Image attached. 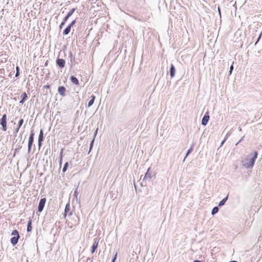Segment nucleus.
<instances>
[{
    "instance_id": "f257e3e1",
    "label": "nucleus",
    "mask_w": 262,
    "mask_h": 262,
    "mask_svg": "<svg viewBox=\"0 0 262 262\" xmlns=\"http://www.w3.org/2000/svg\"><path fill=\"white\" fill-rule=\"evenodd\" d=\"M258 152L254 151V155L252 158L247 159V162L243 164L246 168H250L253 167L255 160L257 158Z\"/></svg>"
},
{
    "instance_id": "f03ea898",
    "label": "nucleus",
    "mask_w": 262,
    "mask_h": 262,
    "mask_svg": "<svg viewBox=\"0 0 262 262\" xmlns=\"http://www.w3.org/2000/svg\"><path fill=\"white\" fill-rule=\"evenodd\" d=\"M34 133L33 130H32L30 133V136L28 140V152L29 154L31 151V148L34 142Z\"/></svg>"
},
{
    "instance_id": "7ed1b4c3",
    "label": "nucleus",
    "mask_w": 262,
    "mask_h": 262,
    "mask_svg": "<svg viewBox=\"0 0 262 262\" xmlns=\"http://www.w3.org/2000/svg\"><path fill=\"white\" fill-rule=\"evenodd\" d=\"M0 124L2 126V130L6 132L7 130L6 114H4L2 116V118L0 119Z\"/></svg>"
},
{
    "instance_id": "20e7f679",
    "label": "nucleus",
    "mask_w": 262,
    "mask_h": 262,
    "mask_svg": "<svg viewBox=\"0 0 262 262\" xmlns=\"http://www.w3.org/2000/svg\"><path fill=\"white\" fill-rule=\"evenodd\" d=\"M46 198H41L39 202L38 205V211L39 212H41L42 211L43 208L45 207L46 202Z\"/></svg>"
},
{
    "instance_id": "39448f33",
    "label": "nucleus",
    "mask_w": 262,
    "mask_h": 262,
    "mask_svg": "<svg viewBox=\"0 0 262 262\" xmlns=\"http://www.w3.org/2000/svg\"><path fill=\"white\" fill-rule=\"evenodd\" d=\"M56 64L59 69H63L65 66L66 61L63 59L58 57L56 60Z\"/></svg>"
},
{
    "instance_id": "423d86ee",
    "label": "nucleus",
    "mask_w": 262,
    "mask_h": 262,
    "mask_svg": "<svg viewBox=\"0 0 262 262\" xmlns=\"http://www.w3.org/2000/svg\"><path fill=\"white\" fill-rule=\"evenodd\" d=\"M209 118L210 116L209 115V113H206L202 119V125L203 126H206L209 121Z\"/></svg>"
},
{
    "instance_id": "0eeeda50",
    "label": "nucleus",
    "mask_w": 262,
    "mask_h": 262,
    "mask_svg": "<svg viewBox=\"0 0 262 262\" xmlns=\"http://www.w3.org/2000/svg\"><path fill=\"white\" fill-rule=\"evenodd\" d=\"M72 215V211H70V205L68 203L64 208V217H66L67 215L71 216Z\"/></svg>"
},
{
    "instance_id": "6e6552de",
    "label": "nucleus",
    "mask_w": 262,
    "mask_h": 262,
    "mask_svg": "<svg viewBox=\"0 0 262 262\" xmlns=\"http://www.w3.org/2000/svg\"><path fill=\"white\" fill-rule=\"evenodd\" d=\"M43 138H44V137H43V129H41L39 132V134L38 139V145L39 148H40L42 142L43 140Z\"/></svg>"
},
{
    "instance_id": "1a4fd4ad",
    "label": "nucleus",
    "mask_w": 262,
    "mask_h": 262,
    "mask_svg": "<svg viewBox=\"0 0 262 262\" xmlns=\"http://www.w3.org/2000/svg\"><path fill=\"white\" fill-rule=\"evenodd\" d=\"M66 89L64 86H58V92L61 96L64 97L66 95Z\"/></svg>"
},
{
    "instance_id": "9d476101",
    "label": "nucleus",
    "mask_w": 262,
    "mask_h": 262,
    "mask_svg": "<svg viewBox=\"0 0 262 262\" xmlns=\"http://www.w3.org/2000/svg\"><path fill=\"white\" fill-rule=\"evenodd\" d=\"M150 167H149L145 174L143 181H146L147 180H150L152 178L151 173L150 172Z\"/></svg>"
},
{
    "instance_id": "9b49d317",
    "label": "nucleus",
    "mask_w": 262,
    "mask_h": 262,
    "mask_svg": "<svg viewBox=\"0 0 262 262\" xmlns=\"http://www.w3.org/2000/svg\"><path fill=\"white\" fill-rule=\"evenodd\" d=\"M95 241L92 246V249H91V253H94L95 251V250H96V249L98 248V243H99V242L98 241L97 239V238H95Z\"/></svg>"
},
{
    "instance_id": "f8f14e48",
    "label": "nucleus",
    "mask_w": 262,
    "mask_h": 262,
    "mask_svg": "<svg viewBox=\"0 0 262 262\" xmlns=\"http://www.w3.org/2000/svg\"><path fill=\"white\" fill-rule=\"evenodd\" d=\"M176 73V69L173 64H170V69H169V73L170 76L171 78H173L175 75Z\"/></svg>"
},
{
    "instance_id": "ddd939ff",
    "label": "nucleus",
    "mask_w": 262,
    "mask_h": 262,
    "mask_svg": "<svg viewBox=\"0 0 262 262\" xmlns=\"http://www.w3.org/2000/svg\"><path fill=\"white\" fill-rule=\"evenodd\" d=\"M20 238V236H14L12 237L10 239V242L11 244L14 246H15L18 241L19 238Z\"/></svg>"
},
{
    "instance_id": "4468645a",
    "label": "nucleus",
    "mask_w": 262,
    "mask_h": 262,
    "mask_svg": "<svg viewBox=\"0 0 262 262\" xmlns=\"http://www.w3.org/2000/svg\"><path fill=\"white\" fill-rule=\"evenodd\" d=\"M70 79L71 80V81L75 85H78L79 83V80L78 79L74 76L73 75H72L70 76Z\"/></svg>"
},
{
    "instance_id": "2eb2a0df",
    "label": "nucleus",
    "mask_w": 262,
    "mask_h": 262,
    "mask_svg": "<svg viewBox=\"0 0 262 262\" xmlns=\"http://www.w3.org/2000/svg\"><path fill=\"white\" fill-rule=\"evenodd\" d=\"M21 99L19 101V103L23 104L27 100L28 96L26 92H24L20 96Z\"/></svg>"
},
{
    "instance_id": "dca6fc26",
    "label": "nucleus",
    "mask_w": 262,
    "mask_h": 262,
    "mask_svg": "<svg viewBox=\"0 0 262 262\" xmlns=\"http://www.w3.org/2000/svg\"><path fill=\"white\" fill-rule=\"evenodd\" d=\"M24 122V121L23 119H20L19 120L18 123V125H17V127L15 129V131H14L15 133L16 134V133H17L19 132V130L20 128L21 127V126H22V125L23 124Z\"/></svg>"
},
{
    "instance_id": "f3484780",
    "label": "nucleus",
    "mask_w": 262,
    "mask_h": 262,
    "mask_svg": "<svg viewBox=\"0 0 262 262\" xmlns=\"http://www.w3.org/2000/svg\"><path fill=\"white\" fill-rule=\"evenodd\" d=\"M95 98H96V96L94 95L93 94L91 95V99L90 100V101L88 102V107H90L94 104Z\"/></svg>"
},
{
    "instance_id": "a211bd4d",
    "label": "nucleus",
    "mask_w": 262,
    "mask_h": 262,
    "mask_svg": "<svg viewBox=\"0 0 262 262\" xmlns=\"http://www.w3.org/2000/svg\"><path fill=\"white\" fill-rule=\"evenodd\" d=\"M228 199V195H227L225 198H224L223 200H222L219 203L218 205V207H222L224 206L227 201Z\"/></svg>"
},
{
    "instance_id": "6ab92c4d",
    "label": "nucleus",
    "mask_w": 262,
    "mask_h": 262,
    "mask_svg": "<svg viewBox=\"0 0 262 262\" xmlns=\"http://www.w3.org/2000/svg\"><path fill=\"white\" fill-rule=\"evenodd\" d=\"M193 147H194V143H192V145H191L190 147L187 150L183 161H184L185 160L187 157L192 151V150L193 149Z\"/></svg>"
},
{
    "instance_id": "aec40b11",
    "label": "nucleus",
    "mask_w": 262,
    "mask_h": 262,
    "mask_svg": "<svg viewBox=\"0 0 262 262\" xmlns=\"http://www.w3.org/2000/svg\"><path fill=\"white\" fill-rule=\"evenodd\" d=\"M69 58H70L72 66L73 63L75 61V57L73 55L72 53L71 52H70L69 53Z\"/></svg>"
},
{
    "instance_id": "412c9836",
    "label": "nucleus",
    "mask_w": 262,
    "mask_h": 262,
    "mask_svg": "<svg viewBox=\"0 0 262 262\" xmlns=\"http://www.w3.org/2000/svg\"><path fill=\"white\" fill-rule=\"evenodd\" d=\"M71 28L68 26L63 30V35H68L71 31Z\"/></svg>"
},
{
    "instance_id": "4be33fe9",
    "label": "nucleus",
    "mask_w": 262,
    "mask_h": 262,
    "mask_svg": "<svg viewBox=\"0 0 262 262\" xmlns=\"http://www.w3.org/2000/svg\"><path fill=\"white\" fill-rule=\"evenodd\" d=\"M32 230V221L31 220H29L28 222L27 231L28 232H29Z\"/></svg>"
},
{
    "instance_id": "5701e85b",
    "label": "nucleus",
    "mask_w": 262,
    "mask_h": 262,
    "mask_svg": "<svg viewBox=\"0 0 262 262\" xmlns=\"http://www.w3.org/2000/svg\"><path fill=\"white\" fill-rule=\"evenodd\" d=\"M219 207H218V206H215L213 208V209H212V211H211V214L212 215H214V214H215L216 213H217L219 212Z\"/></svg>"
},
{
    "instance_id": "b1692460",
    "label": "nucleus",
    "mask_w": 262,
    "mask_h": 262,
    "mask_svg": "<svg viewBox=\"0 0 262 262\" xmlns=\"http://www.w3.org/2000/svg\"><path fill=\"white\" fill-rule=\"evenodd\" d=\"M11 235H13L14 236H20L18 231L16 229L12 231V232L11 233Z\"/></svg>"
},
{
    "instance_id": "393cba45",
    "label": "nucleus",
    "mask_w": 262,
    "mask_h": 262,
    "mask_svg": "<svg viewBox=\"0 0 262 262\" xmlns=\"http://www.w3.org/2000/svg\"><path fill=\"white\" fill-rule=\"evenodd\" d=\"M68 166H69V163L68 162H67L64 163L63 167L62 168V171L63 172H65L67 171Z\"/></svg>"
},
{
    "instance_id": "a878e982",
    "label": "nucleus",
    "mask_w": 262,
    "mask_h": 262,
    "mask_svg": "<svg viewBox=\"0 0 262 262\" xmlns=\"http://www.w3.org/2000/svg\"><path fill=\"white\" fill-rule=\"evenodd\" d=\"M62 153H63V151H62V149L61 150L60 152V160H59V166H61V165H62Z\"/></svg>"
},
{
    "instance_id": "bb28decb",
    "label": "nucleus",
    "mask_w": 262,
    "mask_h": 262,
    "mask_svg": "<svg viewBox=\"0 0 262 262\" xmlns=\"http://www.w3.org/2000/svg\"><path fill=\"white\" fill-rule=\"evenodd\" d=\"M75 10H76V8H72L67 13L68 15V16L69 15L70 16H71L74 13V12L75 11Z\"/></svg>"
},
{
    "instance_id": "cd10ccee",
    "label": "nucleus",
    "mask_w": 262,
    "mask_h": 262,
    "mask_svg": "<svg viewBox=\"0 0 262 262\" xmlns=\"http://www.w3.org/2000/svg\"><path fill=\"white\" fill-rule=\"evenodd\" d=\"M94 142V139L93 140H92V141L90 143V148H89V151L88 154H89L90 152V151H91V150L93 148Z\"/></svg>"
},
{
    "instance_id": "c85d7f7f",
    "label": "nucleus",
    "mask_w": 262,
    "mask_h": 262,
    "mask_svg": "<svg viewBox=\"0 0 262 262\" xmlns=\"http://www.w3.org/2000/svg\"><path fill=\"white\" fill-rule=\"evenodd\" d=\"M233 62L232 63V64L230 67V69H229V75H231V74L232 73V71H233Z\"/></svg>"
},
{
    "instance_id": "c756f323",
    "label": "nucleus",
    "mask_w": 262,
    "mask_h": 262,
    "mask_svg": "<svg viewBox=\"0 0 262 262\" xmlns=\"http://www.w3.org/2000/svg\"><path fill=\"white\" fill-rule=\"evenodd\" d=\"M16 74H15V77H17L19 75V68L18 66L16 67Z\"/></svg>"
},
{
    "instance_id": "7c9ffc66",
    "label": "nucleus",
    "mask_w": 262,
    "mask_h": 262,
    "mask_svg": "<svg viewBox=\"0 0 262 262\" xmlns=\"http://www.w3.org/2000/svg\"><path fill=\"white\" fill-rule=\"evenodd\" d=\"M76 20L75 19L73 20L68 26L72 28L76 24Z\"/></svg>"
},
{
    "instance_id": "2f4dec72",
    "label": "nucleus",
    "mask_w": 262,
    "mask_h": 262,
    "mask_svg": "<svg viewBox=\"0 0 262 262\" xmlns=\"http://www.w3.org/2000/svg\"><path fill=\"white\" fill-rule=\"evenodd\" d=\"M117 252H116L115 253V254L114 255L113 258H112V262H115V261L116 260V259H117Z\"/></svg>"
},
{
    "instance_id": "473e14b6",
    "label": "nucleus",
    "mask_w": 262,
    "mask_h": 262,
    "mask_svg": "<svg viewBox=\"0 0 262 262\" xmlns=\"http://www.w3.org/2000/svg\"><path fill=\"white\" fill-rule=\"evenodd\" d=\"M21 148V146H19L18 148H16L15 149L14 154V156H13L14 157L15 156V153L17 152H19V150Z\"/></svg>"
},
{
    "instance_id": "72a5a7b5",
    "label": "nucleus",
    "mask_w": 262,
    "mask_h": 262,
    "mask_svg": "<svg viewBox=\"0 0 262 262\" xmlns=\"http://www.w3.org/2000/svg\"><path fill=\"white\" fill-rule=\"evenodd\" d=\"M261 34H262V32H261L258 36V37L257 38V39L256 41V42L255 43V45H256L257 42L259 41V40H260V38H261Z\"/></svg>"
},
{
    "instance_id": "f704fd0d",
    "label": "nucleus",
    "mask_w": 262,
    "mask_h": 262,
    "mask_svg": "<svg viewBox=\"0 0 262 262\" xmlns=\"http://www.w3.org/2000/svg\"><path fill=\"white\" fill-rule=\"evenodd\" d=\"M70 17V16L69 15L68 16V14H67V15L64 17L63 21L66 23Z\"/></svg>"
},
{
    "instance_id": "c9c22d12",
    "label": "nucleus",
    "mask_w": 262,
    "mask_h": 262,
    "mask_svg": "<svg viewBox=\"0 0 262 262\" xmlns=\"http://www.w3.org/2000/svg\"><path fill=\"white\" fill-rule=\"evenodd\" d=\"M65 24H66V22H64V21H62L59 25V28L60 29H61L62 28V27L65 25Z\"/></svg>"
},
{
    "instance_id": "e433bc0d",
    "label": "nucleus",
    "mask_w": 262,
    "mask_h": 262,
    "mask_svg": "<svg viewBox=\"0 0 262 262\" xmlns=\"http://www.w3.org/2000/svg\"><path fill=\"white\" fill-rule=\"evenodd\" d=\"M227 138L226 137L221 143L220 147L222 146L224 144L225 141L226 140Z\"/></svg>"
},
{
    "instance_id": "4c0bfd02",
    "label": "nucleus",
    "mask_w": 262,
    "mask_h": 262,
    "mask_svg": "<svg viewBox=\"0 0 262 262\" xmlns=\"http://www.w3.org/2000/svg\"><path fill=\"white\" fill-rule=\"evenodd\" d=\"M50 88V85L47 84L43 86V89H49Z\"/></svg>"
},
{
    "instance_id": "58836bf2",
    "label": "nucleus",
    "mask_w": 262,
    "mask_h": 262,
    "mask_svg": "<svg viewBox=\"0 0 262 262\" xmlns=\"http://www.w3.org/2000/svg\"><path fill=\"white\" fill-rule=\"evenodd\" d=\"M244 137H242V138H241V139L238 141V142H237L236 143V145H237V144H238L240 142H241V141L243 140V139Z\"/></svg>"
},
{
    "instance_id": "ea45409f",
    "label": "nucleus",
    "mask_w": 262,
    "mask_h": 262,
    "mask_svg": "<svg viewBox=\"0 0 262 262\" xmlns=\"http://www.w3.org/2000/svg\"><path fill=\"white\" fill-rule=\"evenodd\" d=\"M92 259L91 258H90V257H88V259H87V261H89V262H92Z\"/></svg>"
},
{
    "instance_id": "a19ab883",
    "label": "nucleus",
    "mask_w": 262,
    "mask_h": 262,
    "mask_svg": "<svg viewBox=\"0 0 262 262\" xmlns=\"http://www.w3.org/2000/svg\"><path fill=\"white\" fill-rule=\"evenodd\" d=\"M193 262H202V261L199 260H194Z\"/></svg>"
},
{
    "instance_id": "79ce46f5",
    "label": "nucleus",
    "mask_w": 262,
    "mask_h": 262,
    "mask_svg": "<svg viewBox=\"0 0 262 262\" xmlns=\"http://www.w3.org/2000/svg\"><path fill=\"white\" fill-rule=\"evenodd\" d=\"M218 11H219V14L221 15L220 9L219 7L218 8Z\"/></svg>"
},
{
    "instance_id": "37998d69",
    "label": "nucleus",
    "mask_w": 262,
    "mask_h": 262,
    "mask_svg": "<svg viewBox=\"0 0 262 262\" xmlns=\"http://www.w3.org/2000/svg\"><path fill=\"white\" fill-rule=\"evenodd\" d=\"M229 262H237V261H236V260H232V261H229Z\"/></svg>"
},
{
    "instance_id": "c03bdc74",
    "label": "nucleus",
    "mask_w": 262,
    "mask_h": 262,
    "mask_svg": "<svg viewBox=\"0 0 262 262\" xmlns=\"http://www.w3.org/2000/svg\"><path fill=\"white\" fill-rule=\"evenodd\" d=\"M239 130L240 131H241V130H242V128H241V127H239Z\"/></svg>"
},
{
    "instance_id": "a18cd8bd",
    "label": "nucleus",
    "mask_w": 262,
    "mask_h": 262,
    "mask_svg": "<svg viewBox=\"0 0 262 262\" xmlns=\"http://www.w3.org/2000/svg\"><path fill=\"white\" fill-rule=\"evenodd\" d=\"M74 193H75V194H77V192H76V190L75 191V192H74Z\"/></svg>"
}]
</instances>
